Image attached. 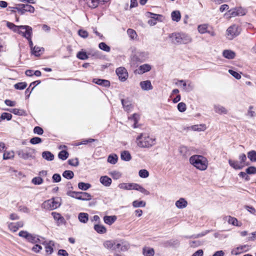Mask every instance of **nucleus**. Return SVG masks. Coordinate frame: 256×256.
<instances>
[{"label": "nucleus", "mask_w": 256, "mask_h": 256, "mask_svg": "<svg viewBox=\"0 0 256 256\" xmlns=\"http://www.w3.org/2000/svg\"><path fill=\"white\" fill-rule=\"evenodd\" d=\"M104 248L108 249L118 252H125L128 250L130 248V244L123 240H106L104 242Z\"/></svg>", "instance_id": "obj_1"}, {"label": "nucleus", "mask_w": 256, "mask_h": 256, "mask_svg": "<svg viewBox=\"0 0 256 256\" xmlns=\"http://www.w3.org/2000/svg\"><path fill=\"white\" fill-rule=\"evenodd\" d=\"M121 102L124 110L128 112L132 108V104L131 102L129 100L128 98L126 99H122Z\"/></svg>", "instance_id": "obj_14"}, {"label": "nucleus", "mask_w": 256, "mask_h": 256, "mask_svg": "<svg viewBox=\"0 0 256 256\" xmlns=\"http://www.w3.org/2000/svg\"><path fill=\"white\" fill-rule=\"evenodd\" d=\"M142 254L144 256H154V250L152 248H144L142 249Z\"/></svg>", "instance_id": "obj_31"}, {"label": "nucleus", "mask_w": 256, "mask_h": 256, "mask_svg": "<svg viewBox=\"0 0 256 256\" xmlns=\"http://www.w3.org/2000/svg\"><path fill=\"white\" fill-rule=\"evenodd\" d=\"M228 15L230 18L239 15H244L242 12H240V10L236 9H232L228 11L226 15Z\"/></svg>", "instance_id": "obj_22"}, {"label": "nucleus", "mask_w": 256, "mask_h": 256, "mask_svg": "<svg viewBox=\"0 0 256 256\" xmlns=\"http://www.w3.org/2000/svg\"><path fill=\"white\" fill-rule=\"evenodd\" d=\"M34 132L36 134L42 135L44 133V130L41 127L36 126L34 129Z\"/></svg>", "instance_id": "obj_64"}, {"label": "nucleus", "mask_w": 256, "mask_h": 256, "mask_svg": "<svg viewBox=\"0 0 256 256\" xmlns=\"http://www.w3.org/2000/svg\"><path fill=\"white\" fill-rule=\"evenodd\" d=\"M66 194L69 196L78 199V197L79 196V192L68 190L66 192Z\"/></svg>", "instance_id": "obj_52"}, {"label": "nucleus", "mask_w": 256, "mask_h": 256, "mask_svg": "<svg viewBox=\"0 0 256 256\" xmlns=\"http://www.w3.org/2000/svg\"><path fill=\"white\" fill-rule=\"evenodd\" d=\"M92 82L98 85L104 87H109L110 84L109 80L100 78H94L92 80Z\"/></svg>", "instance_id": "obj_12"}, {"label": "nucleus", "mask_w": 256, "mask_h": 256, "mask_svg": "<svg viewBox=\"0 0 256 256\" xmlns=\"http://www.w3.org/2000/svg\"><path fill=\"white\" fill-rule=\"evenodd\" d=\"M136 184L135 183H122L118 184V188L126 190H134Z\"/></svg>", "instance_id": "obj_15"}, {"label": "nucleus", "mask_w": 256, "mask_h": 256, "mask_svg": "<svg viewBox=\"0 0 256 256\" xmlns=\"http://www.w3.org/2000/svg\"><path fill=\"white\" fill-rule=\"evenodd\" d=\"M146 205V202L144 201L140 200H134L132 202V206L134 208H140V207H145Z\"/></svg>", "instance_id": "obj_43"}, {"label": "nucleus", "mask_w": 256, "mask_h": 256, "mask_svg": "<svg viewBox=\"0 0 256 256\" xmlns=\"http://www.w3.org/2000/svg\"><path fill=\"white\" fill-rule=\"evenodd\" d=\"M192 42V38L188 34L180 33V44H186Z\"/></svg>", "instance_id": "obj_18"}, {"label": "nucleus", "mask_w": 256, "mask_h": 256, "mask_svg": "<svg viewBox=\"0 0 256 256\" xmlns=\"http://www.w3.org/2000/svg\"><path fill=\"white\" fill-rule=\"evenodd\" d=\"M98 47L102 50L106 52H109L110 50V47L104 42L100 43L98 44Z\"/></svg>", "instance_id": "obj_46"}, {"label": "nucleus", "mask_w": 256, "mask_h": 256, "mask_svg": "<svg viewBox=\"0 0 256 256\" xmlns=\"http://www.w3.org/2000/svg\"><path fill=\"white\" fill-rule=\"evenodd\" d=\"M226 218L228 224L234 226H238V220L236 218L232 217L231 216H226Z\"/></svg>", "instance_id": "obj_45"}, {"label": "nucleus", "mask_w": 256, "mask_h": 256, "mask_svg": "<svg viewBox=\"0 0 256 256\" xmlns=\"http://www.w3.org/2000/svg\"><path fill=\"white\" fill-rule=\"evenodd\" d=\"M76 57L82 60H86L88 58L86 53L84 52H79L76 54Z\"/></svg>", "instance_id": "obj_47"}, {"label": "nucleus", "mask_w": 256, "mask_h": 256, "mask_svg": "<svg viewBox=\"0 0 256 256\" xmlns=\"http://www.w3.org/2000/svg\"><path fill=\"white\" fill-rule=\"evenodd\" d=\"M188 205V202L184 198H180L176 202V206L180 209L185 208Z\"/></svg>", "instance_id": "obj_19"}, {"label": "nucleus", "mask_w": 256, "mask_h": 256, "mask_svg": "<svg viewBox=\"0 0 256 256\" xmlns=\"http://www.w3.org/2000/svg\"><path fill=\"white\" fill-rule=\"evenodd\" d=\"M68 162L70 165L74 166H77L79 164L78 160V158L70 159L68 160Z\"/></svg>", "instance_id": "obj_59"}, {"label": "nucleus", "mask_w": 256, "mask_h": 256, "mask_svg": "<svg viewBox=\"0 0 256 256\" xmlns=\"http://www.w3.org/2000/svg\"><path fill=\"white\" fill-rule=\"evenodd\" d=\"M136 142L140 148H150L156 144V139L146 134L142 133L136 138Z\"/></svg>", "instance_id": "obj_2"}, {"label": "nucleus", "mask_w": 256, "mask_h": 256, "mask_svg": "<svg viewBox=\"0 0 256 256\" xmlns=\"http://www.w3.org/2000/svg\"><path fill=\"white\" fill-rule=\"evenodd\" d=\"M30 233H28L27 231L21 230L18 233V236L22 238H23L27 240Z\"/></svg>", "instance_id": "obj_63"}, {"label": "nucleus", "mask_w": 256, "mask_h": 256, "mask_svg": "<svg viewBox=\"0 0 256 256\" xmlns=\"http://www.w3.org/2000/svg\"><path fill=\"white\" fill-rule=\"evenodd\" d=\"M138 62H142L146 60V54L144 52H138L134 56Z\"/></svg>", "instance_id": "obj_35"}, {"label": "nucleus", "mask_w": 256, "mask_h": 256, "mask_svg": "<svg viewBox=\"0 0 256 256\" xmlns=\"http://www.w3.org/2000/svg\"><path fill=\"white\" fill-rule=\"evenodd\" d=\"M134 190H137L146 195H149L150 194L148 190H146L144 188H143L140 185L137 184H136Z\"/></svg>", "instance_id": "obj_41"}, {"label": "nucleus", "mask_w": 256, "mask_h": 256, "mask_svg": "<svg viewBox=\"0 0 256 256\" xmlns=\"http://www.w3.org/2000/svg\"><path fill=\"white\" fill-rule=\"evenodd\" d=\"M32 54L36 56H40L44 52V48H40L34 46L32 50Z\"/></svg>", "instance_id": "obj_36"}, {"label": "nucleus", "mask_w": 256, "mask_h": 256, "mask_svg": "<svg viewBox=\"0 0 256 256\" xmlns=\"http://www.w3.org/2000/svg\"><path fill=\"white\" fill-rule=\"evenodd\" d=\"M116 72L120 80L122 82H124L128 78V72L124 67L122 66L117 68Z\"/></svg>", "instance_id": "obj_7"}, {"label": "nucleus", "mask_w": 256, "mask_h": 256, "mask_svg": "<svg viewBox=\"0 0 256 256\" xmlns=\"http://www.w3.org/2000/svg\"><path fill=\"white\" fill-rule=\"evenodd\" d=\"M68 156V153L67 151L63 150L60 151L58 154V157L62 160H66Z\"/></svg>", "instance_id": "obj_44"}, {"label": "nucleus", "mask_w": 256, "mask_h": 256, "mask_svg": "<svg viewBox=\"0 0 256 256\" xmlns=\"http://www.w3.org/2000/svg\"><path fill=\"white\" fill-rule=\"evenodd\" d=\"M208 24H203L198 26V30L200 33V34H204V33H210V31L208 30Z\"/></svg>", "instance_id": "obj_34"}, {"label": "nucleus", "mask_w": 256, "mask_h": 256, "mask_svg": "<svg viewBox=\"0 0 256 256\" xmlns=\"http://www.w3.org/2000/svg\"><path fill=\"white\" fill-rule=\"evenodd\" d=\"M54 246V242L52 240L50 241L46 244L45 248L46 252L48 254H52L54 252L53 247Z\"/></svg>", "instance_id": "obj_28"}, {"label": "nucleus", "mask_w": 256, "mask_h": 256, "mask_svg": "<svg viewBox=\"0 0 256 256\" xmlns=\"http://www.w3.org/2000/svg\"><path fill=\"white\" fill-rule=\"evenodd\" d=\"M18 6L16 7V10L20 14H23L25 12L24 8V4H19Z\"/></svg>", "instance_id": "obj_61"}, {"label": "nucleus", "mask_w": 256, "mask_h": 256, "mask_svg": "<svg viewBox=\"0 0 256 256\" xmlns=\"http://www.w3.org/2000/svg\"><path fill=\"white\" fill-rule=\"evenodd\" d=\"M42 206L44 208L54 210L58 207L60 206V204L58 202H56L54 200L50 199L45 201L43 203Z\"/></svg>", "instance_id": "obj_8"}, {"label": "nucleus", "mask_w": 256, "mask_h": 256, "mask_svg": "<svg viewBox=\"0 0 256 256\" xmlns=\"http://www.w3.org/2000/svg\"><path fill=\"white\" fill-rule=\"evenodd\" d=\"M94 230L99 234H104L106 232V229L104 226L100 224H95L94 226Z\"/></svg>", "instance_id": "obj_33"}, {"label": "nucleus", "mask_w": 256, "mask_h": 256, "mask_svg": "<svg viewBox=\"0 0 256 256\" xmlns=\"http://www.w3.org/2000/svg\"><path fill=\"white\" fill-rule=\"evenodd\" d=\"M178 109L180 112H184L186 111V106L185 103L181 102L178 104Z\"/></svg>", "instance_id": "obj_58"}, {"label": "nucleus", "mask_w": 256, "mask_h": 256, "mask_svg": "<svg viewBox=\"0 0 256 256\" xmlns=\"http://www.w3.org/2000/svg\"><path fill=\"white\" fill-rule=\"evenodd\" d=\"M91 187V184L89 183L80 182L78 184V188L82 190H86Z\"/></svg>", "instance_id": "obj_39"}, {"label": "nucleus", "mask_w": 256, "mask_h": 256, "mask_svg": "<svg viewBox=\"0 0 256 256\" xmlns=\"http://www.w3.org/2000/svg\"><path fill=\"white\" fill-rule=\"evenodd\" d=\"M116 220V216H104V222L108 224H112Z\"/></svg>", "instance_id": "obj_26"}, {"label": "nucleus", "mask_w": 256, "mask_h": 256, "mask_svg": "<svg viewBox=\"0 0 256 256\" xmlns=\"http://www.w3.org/2000/svg\"><path fill=\"white\" fill-rule=\"evenodd\" d=\"M42 156L43 158L48 161H52L54 159V155L49 151L43 152Z\"/></svg>", "instance_id": "obj_23"}, {"label": "nucleus", "mask_w": 256, "mask_h": 256, "mask_svg": "<svg viewBox=\"0 0 256 256\" xmlns=\"http://www.w3.org/2000/svg\"><path fill=\"white\" fill-rule=\"evenodd\" d=\"M223 56L228 59H233L234 58L236 54L234 52L231 50H224L222 52Z\"/></svg>", "instance_id": "obj_25"}, {"label": "nucleus", "mask_w": 256, "mask_h": 256, "mask_svg": "<svg viewBox=\"0 0 256 256\" xmlns=\"http://www.w3.org/2000/svg\"><path fill=\"white\" fill-rule=\"evenodd\" d=\"M78 218L81 222L86 224L88 220V214L87 213L80 212L78 214Z\"/></svg>", "instance_id": "obj_29"}, {"label": "nucleus", "mask_w": 256, "mask_h": 256, "mask_svg": "<svg viewBox=\"0 0 256 256\" xmlns=\"http://www.w3.org/2000/svg\"><path fill=\"white\" fill-rule=\"evenodd\" d=\"M240 33L238 26L237 25L234 24L230 26L226 30V34L229 38L232 39L234 36H238Z\"/></svg>", "instance_id": "obj_6"}, {"label": "nucleus", "mask_w": 256, "mask_h": 256, "mask_svg": "<svg viewBox=\"0 0 256 256\" xmlns=\"http://www.w3.org/2000/svg\"><path fill=\"white\" fill-rule=\"evenodd\" d=\"M246 173L248 174H256V167L250 166L246 170Z\"/></svg>", "instance_id": "obj_53"}, {"label": "nucleus", "mask_w": 256, "mask_h": 256, "mask_svg": "<svg viewBox=\"0 0 256 256\" xmlns=\"http://www.w3.org/2000/svg\"><path fill=\"white\" fill-rule=\"evenodd\" d=\"M212 230H206L204 232H202L200 233V234H194V235H192L191 236H186V238H200V237H202V236H204L205 235H206V234H208V233L212 232Z\"/></svg>", "instance_id": "obj_37"}, {"label": "nucleus", "mask_w": 256, "mask_h": 256, "mask_svg": "<svg viewBox=\"0 0 256 256\" xmlns=\"http://www.w3.org/2000/svg\"><path fill=\"white\" fill-rule=\"evenodd\" d=\"M23 226L24 222L22 221L16 223L11 222L8 224V228L11 231L16 232L20 228L22 227Z\"/></svg>", "instance_id": "obj_11"}, {"label": "nucleus", "mask_w": 256, "mask_h": 256, "mask_svg": "<svg viewBox=\"0 0 256 256\" xmlns=\"http://www.w3.org/2000/svg\"><path fill=\"white\" fill-rule=\"evenodd\" d=\"M248 158L251 162H256V151L252 150L248 152Z\"/></svg>", "instance_id": "obj_42"}, {"label": "nucleus", "mask_w": 256, "mask_h": 256, "mask_svg": "<svg viewBox=\"0 0 256 256\" xmlns=\"http://www.w3.org/2000/svg\"><path fill=\"white\" fill-rule=\"evenodd\" d=\"M7 26L14 32H18L22 35V33H24L28 30V28H30L28 26H16L13 23L10 22H7Z\"/></svg>", "instance_id": "obj_5"}, {"label": "nucleus", "mask_w": 256, "mask_h": 256, "mask_svg": "<svg viewBox=\"0 0 256 256\" xmlns=\"http://www.w3.org/2000/svg\"><path fill=\"white\" fill-rule=\"evenodd\" d=\"M171 16L173 21L178 22L181 18L180 12L179 10L173 11L171 14Z\"/></svg>", "instance_id": "obj_27"}, {"label": "nucleus", "mask_w": 256, "mask_h": 256, "mask_svg": "<svg viewBox=\"0 0 256 256\" xmlns=\"http://www.w3.org/2000/svg\"><path fill=\"white\" fill-rule=\"evenodd\" d=\"M62 176L68 180L72 178L74 176V173L72 170H66L64 172Z\"/></svg>", "instance_id": "obj_40"}, {"label": "nucleus", "mask_w": 256, "mask_h": 256, "mask_svg": "<svg viewBox=\"0 0 256 256\" xmlns=\"http://www.w3.org/2000/svg\"><path fill=\"white\" fill-rule=\"evenodd\" d=\"M140 84L141 88L144 90H151L153 88L150 81L148 80L142 81L140 82Z\"/></svg>", "instance_id": "obj_16"}, {"label": "nucleus", "mask_w": 256, "mask_h": 256, "mask_svg": "<svg viewBox=\"0 0 256 256\" xmlns=\"http://www.w3.org/2000/svg\"><path fill=\"white\" fill-rule=\"evenodd\" d=\"M36 150L34 149L28 147L26 148L24 150H18L16 152L18 157L24 160L34 158V154Z\"/></svg>", "instance_id": "obj_4"}, {"label": "nucleus", "mask_w": 256, "mask_h": 256, "mask_svg": "<svg viewBox=\"0 0 256 256\" xmlns=\"http://www.w3.org/2000/svg\"><path fill=\"white\" fill-rule=\"evenodd\" d=\"M79 196L78 200L87 201L90 200L92 198V196L89 193L86 192H79Z\"/></svg>", "instance_id": "obj_13"}, {"label": "nucleus", "mask_w": 256, "mask_h": 256, "mask_svg": "<svg viewBox=\"0 0 256 256\" xmlns=\"http://www.w3.org/2000/svg\"><path fill=\"white\" fill-rule=\"evenodd\" d=\"M151 70V66L148 64H144L140 66L138 68L139 74H142L149 72Z\"/></svg>", "instance_id": "obj_30"}, {"label": "nucleus", "mask_w": 256, "mask_h": 256, "mask_svg": "<svg viewBox=\"0 0 256 256\" xmlns=\"http://www.w3.org/2000/svg\"><path fill=\"white\" fill-rule=\"evenodd\" d=\"M214 110L216 112L220 114H226L227 113V110L224 107L220 105H215L214 106Z\"/></svg>", "instance_id": "obj_38"}, {"label": "nucleus", "mask_w": 256, "mask_h": 256, "mask_svg": "<svg viewBox=\"0 0 256 256\" xmlns=\"http://www.w3.org/2000/svg\"><path fill=\"white\" fill-rule=\"evenodd\" d=\"M190 162L200 170H206L208 166L207 159L202 155L195 154L191 156L190 158Z\"/></svg>", "instance_id": "obj_3"}, {"label": "nucleus", "mask_w": 256, "mask_h": 256, "mask_svg": "<svg viewBox=\"0 0 256 256\" xmlns=\"http://www.w3.org/2000/svg\"><path fill=\"white\" fill-rule=\"evenodd\" d=\"M127 34L129 36L130 38L132 40H134L136 38V31L132 29L128 28L127 30Z\"/></svg>", "instance_id": "obj_50"}, {"label": "nucleus", "mask_w": 256, "mask_h": 256, "mask_svg": "<svg viewBox=\"0 0 256 256\" xmlns=\"http://www.w3.org/2000/svg\"><path fill=\"white\" fill-rule=\"evenodd\" d=\"M120 158L124 161H130L132 159L130 153L127 150H124L121 152Z\"/></svg>", "instance_id": "obj_32"}, {"label": "nucleus", "mask_w": 256, "mask_h": 256, "mask_svg": "<svg viewBox=\"0 0 256 256\" xmlns=\"http://www.w3.org/2000/svg\"><path fill=\"white\" fill-rule=\"evenodd\" d=\"M138 174L140 177L142 178H146L149 176L148 171L146 170H141L139 171Z\"/></svg>", "instance_id": "obj_55"}, {"label": "nucleus", "mask_w": 256, "mask_h": 256, "mask_svg": "<svg viewBox=\"0 0 256 256\" xmlns=\"http://www.w3.org/2000/svg\"><path fill=\"white\" fill-rule=\"evenodd\" d=\"M32 182L36 185H40L43 182V180L40 177H35L32 179Z\"/></svg>", "instance_id": "obj_54"}, {"label": "nucleus", "mask_w": 256, "mask_h": 256, "mask_svg": "<svg viewBox=\"0 0 256 256\" xmlns=\"http://www.w3.org/2000/svg\"><path fill=\"white\" fill-rule=\"evenodd\" d=\"M118 161V156L116 154L110 155L108 158V162L112 164H115Z\"/></svg>", "instance_id": "obj_48"}, {"label": "nucleus", "mask_w": 256, "mask_h": 256, "mask_svg": "<svg viewBox=\"0 0 256 256\" xmlns=\"http://www.w3.org/2000/svg\"><path fill=\"white\" fill-rule=\"evenodd\" d=\"M206 128V126L204 124L194 125L192 126V129L194 131H204Z\"/></svg>", "instance_id": "obj_51"}, {"label": "nucleus", "mask_w": 256, "mask_h": 256, "mask_svg": "<svg viewBox=\"0 0 256 256\" xmlns=\"http://www.w3.org/2000/svg\"><path fill=\"white\" fill-rule=\"evenodd\" d=\"M229 164L235 170H241L244 167V165H241L238 161L228 160Z\"/></svg>", "instance_id": "obj_24"}, {"label": "nucleus", "mask_w": 256, "mask_h": 256, "mask_svg": "<svg viewBox=\"0 0 256 256\" xmlns=\"http://www.w3.org/2000/svg\"><path fill=\"white\" fill-rule=\"evenodd\" d=\"M24 8L25 12H30V13H33L34 12V8L31 5L26 4L24 6Z\"/></svg>", "instance_id": "obj_57"}, {"label": "nucleus", "mask_w": 256, "mask_h": 256, "mask_svg": "<svg viewBox=\"0 0 256 256\" xmlns=\"http://www.w3.org/2000/svg\"><path fill=\"white\" fill-rule=\"evenodd\" d=\"M32 28L30 26V28H28V30L26 32L22 33V35L24 37L26 38L28 40L29 45L31 48V50H32L34 48L32 40Z\"/></svg>", "instance_id": "obj_10"}, {"label": "nucleus", "mask_w": 256, "mask_h": 256, "mask_svg": "<svg viewBox=\"0 0 256 256\" xmlns=\"http://www.w3.org/2000/svg\"><path fill=\"white\" fill-rule=\"evenodd\" d=\"M248 248L249 246L247 244L238 246L233 249L231 252V254L233 255H238L243 252H247L248 250Z\"/></svg>", "instance_id": "obj_9"}, {"label": "nucleus", "mask_w": 256, "mask_h": 256, "mask_svg": "<svg viewBox=\"0 0 256 256\" xmlns=\"http://www.w3.org/2000/svg\"><path fill=\"white\" fill-rule=\"evenodd\" d=\"M14 156V154L12 152H4L3 154V158L4 160H8L12 158Z\"/></svg>", "instance_id": "obj_62"}, {"label": "nucleus", "mask_w": 256, "mask_h": 256, "mask_svg": "<svg viewBox=\"0 0 256 256\" xmlns=\"http://www.w3.org/2000/svg\"><path fill=\"white\" fill-rule=\"evenodd\" d=\"M40 238L38 236L30 234L26 240L32 244L40 242Z\"/></svg>", "instance_id": "obj_21"}, {"label": "nucleus", "mask_w": 256, "mask_h": 256, "mask_svg": "<svg viewBox=\"0 0 256 256\" xmlns=\"http://www.w3.org/2000/svg\"><path fill=\"white\" fill-rule=\"evenodd\" d=\"M27 86V84L26 82H18L14 85V87L17 90H24Z\"/></svg>", "instance_id": "obj_49"}, {"label": "nucleus", "mask_w": 256, "mask_h": 256, "mask_svg": "<svg viewBox=\"0 0 256 256\" xmlns=\"http://www.w3.org/2000/svg\"><path fill=\"white\" fill-rule=\"evenodd\" d=\"M172 42L174 44H180V33L172 34L170 36Z\"/></svg>", "instance_id": "obj_20"}, {"label": "nucleus", "mask_w": 256, "mask_h": 256, "mask_svg": "<svg viewBox=\"0 0 256 256\" xmlns=\"http://www.w3.org/2000/svg\"><path fill=\"white\" fill-rule=\"evenodd\" d=\"M0 118H2V120H10L12 118V115L10 113L7 112H3L0 116Z\"/></svg>", "instance_id": "obj_60"}, {"label": "nucleus", "mask_w": 256, "mask_h": 256, "mask_svg": "<svg viewBox=\"0 0 256 256\" xmlns=\"http://www.w3.org/2000/svg\"><path fill=\"white\" fill-rule=\"evenodd\" d=\"M100 182L105 186H109L112 182V179L106 176H102L100 178Z\"/></svg>", "instance_id": "obj_17"}, {"label": "nucleus", "mask_w": 256, "mask_h": 256, "mask_svg": "<svg viewBox=\"0 0 256 256\" xmlns=\"http://www.w3.org/2000/svg\"><path fill=\"white\" fill-rule=\"evenodd\" d=\"M42 142V140L39 137H34L30 140V142L32 144H40Z\"/></svg>", "instance_id": "obj_56"}]
</instances>
